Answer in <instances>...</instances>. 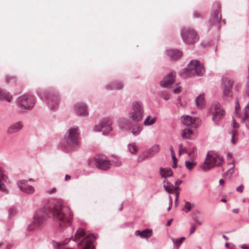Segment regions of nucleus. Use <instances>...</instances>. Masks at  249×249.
Segmentation results:
<instances>
[{"label":"nucleus","mask_w":249,"mask_h":249,"mask_svg":"<svg viewBox=\"0 0 249 249\" xmlns=\"http://www.w3.org/2000/svg\"><path fill=\"white\" fill-rule=\"evenodd\" d=\"M43 213L49 217H52L59 222L60 227L71 225L73 219V213L68 206H65L62 200H54L43 209Z\"/></svg>","instance_id":"nucleus-1"},{"label":"nucleus","mask_w":249,"mask_h":249,"mask_svg":"<svg viewBox=\"0 0 249 249\" xmlns=\"http://www.w3.org/2000/svg\"><path fill=\"white\" fill-rule=\"evenodd\" d=\"M80 146V131L77 126L70 128L61 140L58 147L66 152L71 151Z\"/></svg>","instance_id":"nucleus-2"},{"label":"nucleus","mask_w":249,"mask_h":249,"mask_svg":"<svg viewBox=\"0 0 249 249\" xmlns=\"http://www.w3.org/2000/svg\"><path fill=\"white\" fill-rule=\"evenodd\" d=\"M205 69L198 60H191L187 67L179 72L180 76L184 79L195 76H200L204 74Z\"/></svg>","instance_id":"nucleus-3"},{"label":"nucleus","mask_w":249,"mask_h":249,"mask_svg":"<svg viewBox=\"0 0 249 249\" xmlns=\"http://www.w3.org/2000/svg\"><path fill=\"white\" fill-rule=\"evenodd\" d=\"M37 94L42 100L46 101L48 107L52 110L57 108L59 104V97L56 92L52 89H38Z\"/></svg>","instance_id":"nucleus-4"},{"label":"nucleus","mask_w":249,"mask_h":249,"mask_svg":"<svg viewBox=\"0 0 249 249\" xmlns=\"http://www.w3.org/2000/svg\"><path fill=\"white\" fill-rule=\"evenodd\" d=\"M224 162L222 156L217 153L210 154L208 152L206 156L205 161L201 165V168L204 171H207L216 166H220Z\"/></svg>","instance_id":"nucleus-5"},{"label":"nucleus","mask_w":249,"mask_h":249,"mask_svg":"<svg viewBox=\"0 0 249 249\" xmlns=\"http://www.w3.org/2000/svg\"><path fill=\"white\" fill-rule=\"evenodd\" d=\"M144 115V107L141 102L135 101L132 104L131 110L129 113V118L135 122L142 120Z\"/></svg>","instance_id":"nucleus-6"},{"label":"nucleus","mask_w":249,"mask_h":249,"mask_svg":"<svg viewBox=\"0 0 249 249\" xmlns=\"http://www.w3.org/2000/svg\"><path fill=\"white\" fill-rule=\"evenodd\" d=\"M17 102L21 107L26 110L32 109L35 104V97L29 94H24L18 97Z\"/></svg>","instance_id":"nucleus-7"},{"label":"nucleus","mask_w":249,"mask_h":249,"mask_svg":"<svg viewBox=\"0 0 249 249\" xmlns=\"http://www.w3.org/2000/svg\"><path fill=\"white\" fill-rule=\"evenodd\" d=\"M180 35L184 42L187 44L194 43L198 40L197 34L193 29L183 28Z\"/></svg>","instance_id":"nucleus-8"},{"label":"nucleus","mask_w":249,"mask_h":249,"mask_svg":"<svg viewBox=\"0 0 249 249\" xmlns=\"http://www.w3.org/2000/svg\"><path fill=\"white\" fill-rule=\"evenodd\" d=\"M112 121L109 118H105L101 120L99 124L93 127L95 132H100L103 130V134L106 135L112 130Z\"/></svg>","instance_id":"nucleus-9"},{"label":"nucleus","mask_w":249,"mask_h":249,"mask_svg":"<svg viewBox=\"0 0 249 249\" xmlns=\"http://www.w3.org/2000/svg\"><path fill=\"white\" fill-rule=\"evenodd\" d=\"M208 113L213 115L212 119L215 124H217L225 114L223 109L218 103L212 105L209 109Z\"/></svg>","instance_id":"nucleus-10"},{"label":"nucleus","mask_w":249,"mask_h":249,"mask_svg":"<svg viewBox=\"0 0 249 249\" xmlns=\"http://www.w3.org/2000/svg\"><path fill=\"white\" fill-rule=\"evenodd\" d=\"M160 150V146L159 144H156L146 150L141 154L138 157V162H142V161L148 159L155 155Z\"/></svg>","instance_id":"nucleus-11"},{"label":"nucleus","mask_w":249,"mask_h":249,"mask_svg":"<svg viewBox=\"0 0 249 249\" xmlns=\"http://www.w3.org/2000/svg\"><path fill=\"white\" fill-rule=\"evenodd\" d=\"M41 211L37 212L33 217V221L28 226L27 230L31 231L40 226L45 221V217L41 214Z\"/></svg>","instance_id":"nucleus-12"},{"label":"nucleus","mask_w":249,"mask_h":249,"mask_svg":"<svg viewBox=\"0 0 249 249\" xmlns=\"http://www.w3.org/2000/svg\"><path fill=\"white\" fill-rule=\"evenodd\" d=\"M41 211L37 212L33 217V221L28 226L27 230L31 231L40 226L45 221V217L41 214Z\"/></svg>","instance_id":"nucleus-13"},{"label":"nucleus","mask_w":249,"mask_h":249,"mask_svg":"<svg viewBox=\"0 0 249 249\" xmlns=\"http://www.w3.org/2000/svg\"><path fill=\"white\" fill-rule=\"evenodd\" d=\"M96 166L100 169L106 170L109 168L110 162L104 155H97L95 157Z\"/></svg>","instance_id":"nucleus-14"},{"label":"nucleus","mask_w":249,"mask_h":249,"mask_svg":"<svg viewBox=\"0 0 249 249\" xmlns=\"http://www.w3.org/2000/svg\"><path fill=\"white\" fill-rule=\"evenodd\" d=\"M221 18L220 14V5L218 3H215L213 5V9L210 22L211 24H215L218 23Z\"/></svg>","instance_id":"nucleus-15"},{"label":"nucleus","mask_w":249,"mask_h":249,"mask_svg":"<svg viewBox=\"0 0 249 249\" xmlns=\"http://www.w3.org/2000/svg\"><path fill=\"white\" fill-rule=\"evenodd\" d=\"M182 124L187 126H191L196 128L200 123L198 118H193L189 115H184L181 117Z\"/></svg>","instance_id":"nucleus-16"},{"label":"nucleus","mask_w":249,"mask_h":249,"mask_svg":"<svg viewBox=\"0 0 249 249\" xmlns=\"http://www.w3.org/2000/svg\"><path fill=\"white\" fill-rule=\"evenodd\" d=\"M28 180L22 179L17 182V184L19 189L22 192L27 194H32L35 192L33 186L27 184Z\"/></svg>","instance_id":"nucleus-17"},{"label":"nucleus","mask_w":249,"mask_h":249,"mask_svg":"<svg viewBox=\"0 0 249 249\" xmlns=\"http://www.w3.org/2000/svg\"><path fill=\"white\" fill-rule=\"evenodd\" d=\"M222 84L223 86V94L225 97L228 98L231 97V90L233 84V81L228 78L222 79Z\"/></svg>","instance_id":"nucleus-18"},{"label":"nucleus","mask_w":249,"mask_h":249,"mask_svg":"<svg viewBox=\"0 0 249 249\" xmlns=\"http://www.w3.org/2000/svg\"><path fill=\"white\" fill-rule=\"evenodd\" d=\"M96 237L92 233L89 234L85 238L82 239L77 244V246L79 247L82 244H85L83 249H90L92 247V243L95 240Z\"/></svg>","instance_id":"nucleus-19"},{"label":"nucleus","mask_w":249,"mask_h":249,"mask_svg":"<svg viewBox=\"0 0 249 249\" xmlns=\"http://www.w3.org/2000/svg\"><path fill=\"white\" fill-rule=\"evenodd\" d=\"M176 72L172 71L165 76L164 79L160 83V85L163 88H169L175 82Z\"/></svg>","instance_id":"nucleus-20"},{"label":"nucleus","mask_w":249,"mask_h":249,"mask_svg":"<svg viewBox=\"0 0 249 249\" xmlns=\"http://www.w3.org/2000/svg\"><path fill=\"white\" fill-rule=\"evenodd\" d=\"M73 108L77 114L79 116H86L88 115L87 107L84 103H78L76 104Z\"/></svg>","instance_id":"nucleus-21"},{"label":"nucleus","mask_w":249,"mask_h":249,"mask_svg":"<svg viewBox=\"0 0 249 249\" xmlns=\"http://www.w3.org/2000/svg\"><path fill=\"white\" fill-rule=\"evenodd\" d=\"M163 188L168 194H173L176 190L179 191L180 188L178 186H175L170 181L164 180L163 181Z\"/></svg>","instance_id":"nucleus-22"},{"label":"nucleus","mask_w":249,"mask_h":249,"mask_svg":"<svg viewBox=\"0 0 249 249\" xmlns=\"http://www.w3.org/2000/svg\"><path fill=\"white\" fill-rule=\"evenodd\" d=\"M23 124L21 121H18L11 124L7 129V133L13 134L21 130L23 127Z\"/></svg>","instance_id":"nucleus-23"},{"label":"nucleus","mask_w":249,"mask_h":249,"mask_svg":"<svg viewBox=\"0 0 249 249\" xmlns=\"http://www.w3.org/2000/svg\"><path fill=\"white\" fill-rule=\"evenodd\" d=\"M167 54L173 60L180 58L182 55L181 52L177 49H169L166 51Z\"/></svg>","instance_id":"nucleus-24"},{"label":"nucleus","mask_w":249,"mask_h":249,"mask_svg":"<svg viewBox=\"0 0 249 249\" xmlns=\"http://www.w3.org/2000/svg\"><path fill=\"white\" fill-rule=\"evenodd\" d=\"M135 235L140 236L142 238H148L152 236V231L150 229H145L142 231L137 230L135 231Z\"/></svg>","instance_id":"nucleus-25"},{"label":"nucleus","mask_w":249,"mask_h":249,"mask_svg":"<svg viewBox=\"0 0 249 249\" xmlns=\"http://www.w3.org/2000/svg\"><path fill=\"white\" fill-rule=\"evenodd\" d=\"M12 98V95L9 92L0 88V101L5 100L10 102Z\"/></svg>","instance_id":"nucleus-26"},{"label":"nucleus","mask_w":249,"mask_h":249,"mask_svg":"<svg viewBox=\"0 0 249 249\" xmlns=\"http://www.w3.org/2000/svg\"><path fill=\"white\" fill-rule=\"evenodd\" d=\"M160 174L162 178H166L173 176V172L170 168H160Z\"/></svg>","instance_id":"nucleus-27"},{"label":"nucleus","mask_w":249,"mask_h":249,"mask_svg":"<svg viewBox=\"0 0 249 249\" xmlns=\"http://www.w3.org/2000/svg\"><path fill=\"white\" fill-rule=\"evenodd\" d=\"M123 84L121 82H117L115 84L113 83L108 84L106 86V88L107 90H120L123 88Z\"/></svg>","instance_id":"nucleus-28"},{"label":"nucleus","mask_w":249,"mask_h":249,"mask_svg":"<svg viewBox=\"0 0 249 249\" xmlns=\"http://www.w3.org/2000/svg\"><path fill=\"white\" fill-rule=\"evenodd\" d=\"M86 235V231L83 229H79L77 230L75 234L74 238L73 239L75 242L79 241L81 240V238L84 237Z\"/></svg>","instance_id":"nucleus-29"},{"label":"nucleus","mask_w":249,"mask_h":249,"mask_svg":"<svg viewBox=\"0 0 249 249\" xmlns=\"http://www.w3.org/2000/svg\"><path fill=\"white\" fill-rule=\"evenodd\" d=\"M196 103L198 107L203 108L205 106L204 94H201L197 96L196 99Z\"/></svg>","instance_id":"nucleus-30"},{"label":"nucleus","mask_w":249,"mask_h":249,"mask_svg":"<svg viewBox=\"0 0 249 249\" xmlns=\"http://www.w3.org/2000/svg\"><path fill=\"white\" fill-rule=\"evenodd\" d=\"M129 151L132 154H136L139 150L138 146L135 142H131L127 145Z\"/></svg>","instance_id":"nucleus-31"},{"label":"nucleus","mask_w":249,"mask_h":249,"mask_svg":"<svg viewBox=\"0 0 249 249\" xmlns=\"http://www.w3.org/2000/svg\"><path fill=\"white\" fill-rule=\"evenodd\" d=\"M130 129L134 136H138L142 131V127L139 125H134L130 127Z\"/></svg>","instance_id":"nucleus-32"},{"label":"nucleus","mask_w":249,"mask_h":249,"mask_svg":"<svg viewBox=\"0 0 249 249\" xmlns=\"http://www.w3.org/2000/svg\"><path fill=\"white\" fill-rule=\"evenodd\" d=\"M239 117L241 118L243 121H245L249 119V103L245 107L244 113L239 115Z\"/></svg>","instance_id":"nucleus-33"},{"label":"nucleus","mask_w":249,"mask_h":249,"mask_svg":"<svg viewBox=\"0 0 249 249\" xmlns=\"http://www.w3.org/2000/svg\"><path fill=\"white\" fill-rule=\"evenodd\" d=\"M196 162L192 159H191L188 160H186L185 162V167L189 171L192 170L196 166Z\"/></svg>","instance_id":"nucleus-34"},{"label":"nucleus","mask_w":249,"mask_h":249,"mask_svg":"<svg viewBox=\"0 0 249 249\" xmlns=\"http://www.w3.org/2000/svg\"><path fill=\"white\" fill-rule=\"evenodd\" d=\"M193 131L190 128L184 129L182 133V137L184 139H190Z\"/></svg>","instance_id":"nucleus-35"},{"label":"nucleus","mask_w":249,"mask_h":249,"mask_svg":"<svg viewBox=\"0 0 249 249\" xmlns=\"http://www.w3.org/2000/svg\"><path fill=\"white\" fill-rule=\"evenodd\" d=\"M150 118L151 117L150 116H147L143 122V124L145 125H150L154 124L156 122L157 120L156 117H154L152 119Z\"/></svg>","instance_id":"nucleus-36"},{"label":"nucleus","mask_w":249,"mask_h":249,"mask_svg":"<svg viewBox=\"0 0 249 249\" xmlns=\"http://www.w3.org/2000/svg\"><path fill=\"white\" fill-rule=\"evenodd\" d=\"M17 213V209L14 207H11L8 210V217L10 219L14 217Z\"/></svg>","instance_id":"nucleus-37"},{"label":"nucleus","mask_w":249,"mask_h":249,"mask_svg":"<svg viewBox=\"0 0 249 249\" xmlns=\"http://www.w3.org/2000/svg\"><path fill=\"white\" fill-rule=\"evenodd\" d=\"M184 239V237H181L180 239L172 238V241L174 244V247L178 246V247L182 244L183 240Z\"/></svg>","instance_id":"nucleus-38"},{"label":"nucleus","mask_w":249,"mask_h":249,"mask_svg":"<svg viewBox=\"0 0 249 249\" xmlns=\"http://www.w3.org/2000/svg\"><path fill=\"white\" fill-rule=\"evenodd\" d=\"M184 207L187 209V212H189L191 210L192 208L195 207V204L194 203L191 204L189 202H186Z\"/></svg>","instance_id":"nucleus-39"},{"label":"nucleus","mask_w":249,"mask_h":249,"mask_svg":"<svg viewBox=\"0 0 249 249\" xmlns=\"http://www.w3.org/2000/svg\"><path fill=\"white\" fill-rule=\"evenodd\" d=\"M236 134V131L234 130H232V133H231V142L233 144H235L237 142V140L235 138Z\"/></svg>","instance_id":"nucleus-40"},{"label":"nucleus","mask_w":249,"mask_h":249,"mask_svg":"<svg viewBox=\"0 0 249 249\" xmlns=\"http://www.w3.org/2000/svg\"><path fill=\"white\" fill-rule=\"evenodd\" d=\"M190 152L193 154V158H195L197 156V152L196 147H193L190 149Z\"/></svg>","instance_id":"nucleus-41"},{"label":"nucleus","mask_w":249,"mask_h":249,"mask_svg":"<svg viewBox=\"0 0 249 249\" xmlns=\"http://www.w3.org/2000/svg\"><path fill=\"white\" fill-rule=\"evenodd\" d=\"M240 108V105H239V102L238 101V99H236V105H235V113L239 116V114H238V109H239Z\"/></svg>","instance_id":"nucleus-42"},{"label":"nucleus","mask_w":249,"mask_h":249,"mask_svg":"<svg viewBox=\"0 0 249 249\" xmlns=\"http://www.w3.org/2000/svg\"><path fill=\"white\" fill-rule=\"evenodd\" d=\"M181 91V88L180 87H178L176 88H175L173 92L175 94H178Z\"/></svg>","instance_id":"nucleus-43"},{"label":"nucleus","mask_w":249,"mask_h":249,"mask_svg":"<svg viewBox=\"0 0 249 249\" xmlns=\"http://www.w3.org/2000/svg\"><path fill=\"white\" fill-rule=\"evenodd\" d=\"M193 16L195 18H200L201 16V14L197 12V11H195L193 13Z\"/></svg>","instance_id":"nucleus-44"},{"label":"nucleus","mask_w":249,"mask_h":249,"mask_svg":"<svg viewBox=\"0 0 249 249\" xmlns=\"http://www.w3.org/2000/svg\"><path fill=\"white\" fill-rule=\"evenodd\" d=\"M244 186L242 184H241L236 188V191L238 192L242 193L243 191Z\"/></svg>","instance_id":"nucleus-45"},{"label":"nucleus","mask_w":249,"mask_h":249,"mask_svg":"<svg viewBox=\"0 0 249 249\" xmlns=\"http://www.w3.org/2000/svg\"><path fill=\"white\" fill-rule=\"evenodd\" d=\"M188 153V151L186 148H183L181 150H179V153L180 155L183 153Z\"/></svg>","instance_id":"nucleus-46"},{"label":"nucleus","mask_w":249,"mask_h":249,"mask_svg":"<svg viewBox=\"0 0 249 249\" xmlns=\"http://www.w3.org/2000/svg\"><path fill=\"white\" fill-rule=\"evenodd\" d=\"M179 193L178 192H176V196H175V206H177V201L178 200V197H179Z\"/></svg>","instance_id":"nucleus-47"},{"label":"nucleus","mask_w":249,"mask_h":249,"mask_svg":"<svg viewBox=\"0 0 249 249\" xmlns=\"http://www.w3.org/2000/svg\"><path fill=\"white\" fill-rule=\"evenodd\" d=\"M162 97L165 100H167L169 99V95L167 93H163L162 94Z\"/></svg>","instance_id":"nucleus-48"},{"label":"nucleus","mask_w":249,"mask_h":249,"mask_svg":"<svg viewBox=\"0 0 249 249\" xmlns=\"http://www.w3.org/2000/svg\"><path fill=\"white\" fill-rule=\"evenodd\" d=\"M193 219L199 225H201L202 224V223L201 221H200L198 217L196 216H193Z\"/></svg>","instance_id":"nucleus-49"},{"label":"nucleus","mask_w":249,"mask_h":249,"mask_svg":"<svg viewBox=\"0 0 249 249\" xmlns=\"http://www.w3.org/2000/svg\"><path fill=\"white\" fill-rule=\"evenodd\" d=\"M196 227L195 225H193L191 229H190V234H192V233H193L194 232V231H195L196 230Z\"/></svg>","instance_id":"nucleus-50"},{"label":"nucleus","mask_w":249,"mask_h":249,"mask_svg":"<svg viewBox=\"0 0 249 249\" xmlns=\"http://www.w3.org/2000/svg\"><path fill=\"white\" fill-rule=\"evenodd\" d=\"M12 77H10L9 76H6L5 78V81L6 83H8L10 81V80L12 79Z\"/></svg>","instance_id":"nucleus-51"},{"label":"nucleus","mask_w":249,"mask_h":249,"mask_svg":"<svg viewBox=\"0 0 249 249\" xmlns=\"http://www.w3.org/2000/svg\"><path fill=\"white\" fill-rule=\"evenodd\" d=\"M181 182H182V180H177L175 183V186H178V185L180 184L181 183Z\"/></svg>","instance_id":"nucleus-52"},{"label":"nucleus","mask_w":249,"mask_h":249,"mask_svg":"<svg viewBox=\"0 0 249 249\" xmlns=\"http://www.w3.org/2000/svg\"><path fill=\"white\" fill-rule=\"evenodd\" d=\"M169 205L170 206H172L173 200L171 196H169Z\"/></svg>","instance_id":"nucleus-53"},{"label":"nucleus","mask_w":249,"mask_h":249,"mask_svg":"<svg viewBox=\"0 0 249 249\" xmlns=\"http://www.w3.org/2000/svg\"><path fill=\"white\" fill-rule=\"evenodd\" d=\"M122 162L120 160H118L114 163V165L116 166H119L121 165Z\"/></svg>","instance_id":"nucleus-54"},{"label":"nucleus","mask_w":249,"mask_h":249,"mask_svg":"<svg viewBox=\"0 0 249 249\" xmlns=\"http://www.w3.org/2000/svg\"><path fill=\"white\" fill-rule=\"evenodd\" d=\"M70 179H71V176L67 174L66 175L65 178V180L66 181H68V180H70Z\"/></svg>","instance_id":"nucleus-55"},{"label":"nucleus","mask_w":249,"mask_h":249,"mask_svg":"<svg viewBox=\"0 0 249 249\" xmlns=\"http://www.w3.org/2000/svg\"><path fill=\"white\" fill-rule=\"evenodd\" d=\"M4 184L0 179V190H1L3 188V187L4 186Z\"/></svg>","instance_id":"nucleus-56"},{"label":"nucleus","mask_w":249,"mask_h":249,"mask_svg":"<svg viewBox=\"0 0 249 249\" xmlns=\"http://www.w3.org/2000/svg\"><path fill=\"white\" fill-rule=\"evenodd\" d=\"M172 220H173V219H172V218H171V219H170V220H169L167 221V223H166V226H170V225H171V222H172Z\"/></svg>","instance_id":"nucleus-57"},{"label":"nucleus","mask_w":249,"mask_h":249,"mask_svg":"<svg viewBox=\"0 0 249 249\" xmlns=\"http://www.w3.org/2000/svg\"><path fill=\"white\" fill-rule=\"evenodd\" d=\"M4 176L3 172L1 168L0 167V177L2 178Z\"/></svg>","instance_id":"nucleus-58"},{"label":"nucleus","mask_w":249,"mask_h":249,"mask_svg":"<svg viewBox=\"0 0 249 249\" xmlns=\"http://www.w3.org/2000/svg\"><path fill=\"white\" fill-rule=\"evenodd\" d=\"M172 159H173V160H174V162H175L176 161H177V158H176L175 154H172Z\"/></svg>","instance_id":"nucleus-59"},{"label":"nucleus","mask_w":249,"mask_h":249,"mask_svg":"<svg viewBox=\"0 0 249 249\" xmlns=\"http://www.w3.org/2000/svg\"><path fill=\"white\" fill-rule=\"evenodd\" d=\"M170 150L171 151L172 155L175 154V152H174V150H173V146L172 145H171L170 146Z\"/></svg>","instance_id":"nucleus-60"},{"label":"nucleus","mask_w":249,"mask_h":249,"mask_svg":"<svg viewBox=\"0 0 249 249\" xmlns=\"http://www.w3.org/2000/svg\"><path fill=\"white\" fill-rule=\"evenodd\" d=\"M219 183L220 185H223L224 183V180L223 179H220L219 181Z\"/></svg>","instance_id":"nucleus-61"},{"label":"nucleus","mask_w":249,"mask_h":249,"mask_svg":"<svg viewBox=\"0 0 249 249\" xmlns=\"http://www.w3.org/2000/svg\"><path fill=\"white\" fill-rule=\"evenodd\" d=\"M186 154H187L188 155V156L192 158V159H193V154L191 152H188V153H187Z\"/></svg>","instance_id":"nucleus-62"},{"label":"nucleus","mask_w":249,"mask_h":249,"mask_svg":"<svg viewBox=\"0 0 249 249\" xmlns=\"http://www.w3.org/2000/svg\"><path fill=\"white\" fill-rule=\"evenodd\" d=\"M232 212H233V213H238V212H239V210H238V209H233V210H232Z\"/></svg>","instance_id":"nucleus-63"},{"label":"nucleus","mask_w":249,"mask_h":249,"mask_svg":"<svg viewBox=\"0 0 249 249\" xmlns=\"http://www.w3.org/2000/svg\"><path fill=\"white\" fill-rule=\"evenodd\" d=\"M223 238L226 240V241H228V238L225 235H223Z\"/></svg>","instance_id":"nucleus-64"}]
</instances>
